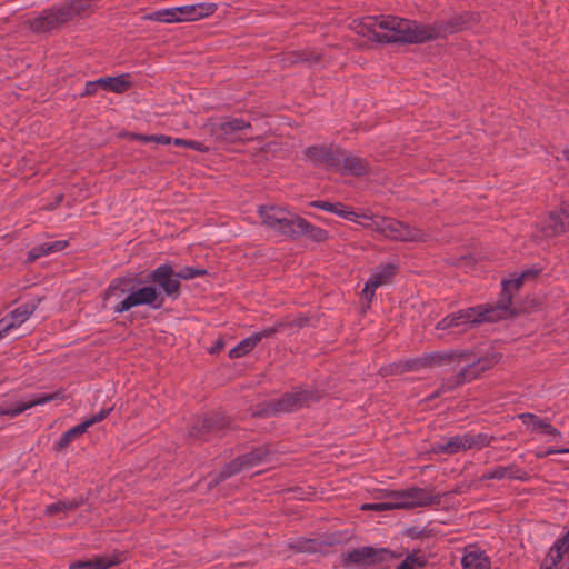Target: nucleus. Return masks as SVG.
I'll list each match as a JSON object with an SVG mask.
<instances>
[{
	"mask_svg": "<svg viewBox=\"0 0 569 569\" xmlns=\"http://www.w3.org/2000/svg\"><path fill=\"white\" fill-rule=\"evenodd\" d=\"M380 17H365L361 20H353L352 30L373 42L380 43Z\"/></svg>",
	"mask_w": 569,
	"mask_h": 569,
	"instance_id": "b1692460",
	"label": "nucleus"
},
{
	"mask_svg": "<svg viewBox=\"0 0 569 569\" xmlns=\"http://www.w3.org/2000/svg\"><path fill=\"white\" fill-rule=\"evenodd\" d=\"M107 297H127L116 307L117 312H123L142 303V279L139 274L113 281L107 290Z\"/></svg>",
	"mask_w": 569,
	"mask_h": 569,
	"instance_id": "9d476101",
	"label": "nucleus"
},
{
	"mask_svg": "<svg viewBox=\"0 0 569 569\" xmlns=\"http://www.w3.org/2000/svg\"><path fill=\"white\" fill-rule=\"evenodd\" d=\"M288 60L290 61V63L303 62V63L313 64V63H318L322 60V54L319 52H313V51H308V50L295 51V52L289 53Z\"/></svg>",
	"mask_w": 569,
	"mask_h": 569,
	"instance_id": "f704fd0d",
	"label": "nucleus"
},
{
	"mask_svg": "<svg viewBox=\"0 0 569 569\" xmlns=\"http://www.w3.org/2000/svg\"><path fill=\"white\" fill-rule=\"evenodd\" d=\"M97 84H100V89L104 91H111L116 93H123L132 83L128 73L120 74L117 77H103L97 80Z\"/></svg>",
	"mask_w": 569,
	"mask_h": 569,
	"instance_id": "bb28decb",
	"label": "nucleus"
},
{
	"mask_svg": "<svg viewBox=\"0 0 569 569\" xmlns=\"http://www.w3.org/2000/svg\"><path fill=\"white\" fill-rule=\"evenodd\" d=\"M338 216L348 219V220H355L356 217H359L353 211L348 210L345 206H342L340 212H338Z\"/></svg>",
	"mask_w": 569,
	"mask_h": 569,
	"instance_id": "6e6d98bb",
	"label": "nucleus"
},
{
	"mask_svg": "<svg viewBox=\"0 0 569 569\" xmlns=\"http://www.w3.org/2000/svg\"><path fill=\"white\" fill-rule=\"evenodd\" d=\"M542 231L546 237L569 231V207H562L559 211L550 213Z\"/></svg>",
	"mask_w": 569,
	"mask_h": 569,
	"instance_id": "5701e85b",
	"label": "nucleus"
},
{
	"mask_svg": "<svg viewBox=\"0 0 569 569\" xmlns=\"http://www.w3.org/2000/svg\"><path fill=\"white\" fill-rule=\"evenodd\" d=\"M342 174L365 176L369 172L370 166L368 161L359 156L348 153L340 149L339 167H336Z\"/></svg>",
	"mask_w": 569,
	"mask_h": 569,
	"instance_id": "aec40b11",
	"label": "nucleus"
},
{
	"mask_svg": "<svg viewBox=\"0 0 569 569\" xmlns=\"http://www.w3.org/2000/svg\"><path fill=\"white\" fill-rule=\"evenodd\" d=\"M553 453H562V452H561V449H548L546 451L537 452L536 457L537 458H543V457H547V456L553 455Z\"/></svg>",
	"mask_w": 569,
	"mask_h": 569,
	"instance_id": "13d9d810",
	"label": "nucleus"
},
{
	"mask_svg": "<svg viewBox=\"0 0 569 569\" xmlns=\"http://www.w3.org/2000/svg\"><path fill=\"white\" fill-rule=\"evenodd\" d=\"M320 393L311 389L296 388L292 392L283 393L279 399L270 400L261 406L257 416H273L289 413L309 407L320 399Z\"/></svg>",
	"mask_w": 569,
	"mask_h": 569,
	"instance_id": "39448f33",
	"label": "nucleus"
},
{
	"mask_svg": "<svg viewBox=\"0 0 569 569\" xmlns=\"http://www.w3.org/2000/svg\"><path fill=\"white\" fill-rule=\"evenodd\" d=\"M2 328H3V323H0V329H2ZM3 336H4V335H3L2 330H0V339H1Z\"/></svg>",
	"mask_w": 569,
	"mask_h": 569,
	"instance_id": "e2e57ef3",
	"label": "nucleus"
},
{
	"mask_svg": "<svg viewBox=\"0 0 569 569\" xmlns=\"http://www.w3.org/2000/svg\"><path fill=\"white\" fill-rule=\"evenodd\" d=\"M402 557L401 552H396L388 548H377L363 546L341 553V565L345 568L369 569L382 566L392 559Z\"/></svg>",
	"mask_w": 569,
	"mask_h": 569,
	"instance_id": "20e7f679",
	"label": "nucleus"
},
{
	"mask_svg": "<svg viewBox=\"0 0 569 569\" xmlns=\"http://www.w3.org/2000/svg\"><path fill=\"white\" fill-rule=\"evenodd\" d=\"M111 411H112V408L102 409L93 417H91V418L87 419L86 421H83L82 423L69 429L67 432H64L62 435L59 442L57 443V450L60 451V450H63L64 448H67L77 437H80L81 435H83L89 427L104 420Z\"/></svg>",
	"mask_w": 569,
	"mask_h": 569,
	"instance_id": "6ab92c4d",
	"label": "nucleus"
},
{
	"mask_svg": "<svg viewBox=\"0 0 569 569\" xmlns=\"http://www.w3.org/2000/svg\"><path fill=\"white\" fill-rule=\"evenodd\" d=\"M561 452L569 453V448L561 449Z\"/></svg>",
	"mask_w": 569,
	"mask_h": 569,
	"instance_id": "0e129e2a",
	"label": "nucleus"
},
{
	"mask_svg": "<svg viewBox=\"0 0 569 569\" xmlns=\"http://www.w3.org/2000/svg\"><path fill=\"white\" fill-rule=\"evenodd\" d=\"M63 398H64L63 390L60 389L53 393H47V395L34 397V398L30 399L29 401L18 402L14 407H8V408L0 407V416L16 417V416L22 413L23 411H26L27 409H30L34 406L44 405L52 400L63 399Z\"/></svg>",
	"mask_w": 569,
	"mask_h": 569,
	"instance_id": "4be33fe9",
	"label": "nucleus"
},
{
	"mask_svg": "<svg viewBox=\"0 0 569 569\" xmlns=\"http://www.w3.org/2000/svg\"><path fill=\"white\" fill-rule=\"evenodd\" d=\"M540 569H551L550 567H547L545 566L543 563L541 565Z\"/></svg>",
	"mask_w": 569,
	"mask_h": 569,
	"instance_id": "69168bd1",
	"label": "nucleus"
},
{
	"mask_svg": "<svg viewBox=\"0 0 569 569\" xmlns=\"http://www.w3.org/2000/svg\"><path fill=\"white\" fill-rule=\"evenodd\" d=\"M100 89V84H97V80L89 81L86 83L83 92L80 94L81 97H90L96 94V92Z\"/></svg>",
	"mask_w": 569,
	"mask_h": 569,
	"instance_id": "3c124183",
	"label": "nucleus"
},
{
	"mask_svg": "<svg viewBox=\"0 0 569 569\" xmlns=\"http://www.w3.org/2000/svg\"><path fill=\"white\" fill-rule=\"evenodd\" d=\"M116 561L108 557H96L90 560H79L70 563L69 569H109Z\"/></svg>",
	"mask_w": 569,
	"mask_h": 569,
	"instance_id": "473e14b6",
	"label": "nucleus"
},
{
	"mask_svg": "<svg viewBox=\"0 0 569 569\" xmlns=\"http://www.w3.org/2000/svg\"><path fill=\"white\" fill-rule=\"evenodd\" d=\"M538 270L528 269L511 279L502 280V290L496 305H487L492 310L496 321L507 319L517 313L512 307L513 295L522 287L528 279H533L538 274Z\"/></svg>",
	"mask_w": 569,
	"mask_h": 569,
	"instance_id": "0eeeda50",
	"label": "nucleus"
},
{
	"mask_svg": "<svg viewBox=\"0 0 569 569\" xmlns=\"http://www.w3.org/2000/svg\"><path fill=\"white\" fill-rule=\"evenodd\" d=\"M284 325V329L299 330L309 325L310 318L307 316H300L296 319H291L290 317H286L281 320Z\"/></svg>",
	"mask_w": 569,
	"mask_h": 569,
	"instance_id": "a19ab883",
	"label": "nucleus"
},
{
	"mask_svg": "<svg viewBox=\"0 0 569 569\" xmlns=\"http://www.w3.org/2000/svg\"><path fill=\"white\" fill-rule=\"evenodd\" d=\"M492 310L486 306H479L460 310L456 313L445 317L436 326L438 330H446L449 328L458 327L460 325H480L483 322H495Z\"/></svg>",
	"mask_w": 569,
	"mask_h": 569,
	"instance_id": "9b49d317",
	"label": "nucleus"
},
{
	"mask_svg": "<svg viewBox=\"0 0 569 569\" xmlns=\"http://www.w3.org/2000/svg\"><path fill=\"white\" fill-rule=\"evenodd\" d=\"M518 418L530 428L532 431L539 430L543 435L552 436V437H561V432L559 429L551 426L546 419H541L540 417L526 412L518 415Z\"/></svg>",
	"mask_w": 569,
	"mask_h": 569,
	"instance_id": "a878e982",
	"label": "nucleus"
},
{
	"mask_svg": "<svg viewBox=\"0 0 569 569\" xmlns=\"http://www.w3.org/2000/svg\"><path fill=\"white\" fill-rule=\"evenodd\" d=\"M152 280L167 296L176 299L179 295L180 282L170 266H160L152 273Z\"/></svg>",
	"mask_w": 569,
	"mask_h": 569,
	"instance_id": "412c9836",
	"label": "nucleus"
},
{
	"mask_svg": "<svg viewBox=\"0 0 569 569\" xmlns=\"http://www.w3.org/2000/svg\"><path fill=\"white\" fill-rule=\"evenodd\" d=\"M67 244H68V241L58 240L52 243H43V244L37 246L29 251L27 261L33 262L42 256H46V254H49L52 252L62 251L67 247Z\"/></svg>",
	"mask_w": 569,
	"mask_h": 569,
	"instance_id": "7c9ffc66",
	"label": "nucleus"
},
{
	"mask_svg": "<svg viewBox=\"0 0 569 569\" xmlns=\"http://www.w3.org/2000/svg\"><path fill=\"white\" fill-rule=\"evenodd\" d=\"M131 137L138 140H142V134H132Z\"/></svg>",
	"mask_w": 569,
	"mask_h": 569,
	"instance_id": "680f3d73",
	"label": "nucleus"
},
{
	"mask_svg": "<svg viewBox=\"0 0 569 569\" xmlns=\"http://www.w3.org/2000/svg\"><path fill=\"white\" fill-rule=\"evenodd\" d=\"M144 142H157L168 144L171 142V138L168 136H144Z\"/></svg>",
	"mask_w": 569,
	"mask_h": 569,
	"instance_id": "603ef678",
	"label": "nucleus"
},
{
	"mask_svg": "<svg viewBox=\"0 0 569 569\" xmlns=\"http://www.w3.org/2000/svg\"><path fill=\"white\" fill-rule=\"evenodd\" d=\"M230 427L228 417L216 413L193 419L188 435L194 440H207L211 433H217Z\"/></svg>",
	"mask_w": 569,
	"mask_h": 569,
	"instance_id": "2eb2a0df",
	"label": "nucleus"
},
{
	"mask_svg": "<svg viewBox=\"0 0 569 569\" xmlns=\"http://www.w3.org/2000/svg\"><path fill=\"white\" fill-rule=\"evenodd\" d=\"M297 238L306 237L315 242H323L328 239V232L319 227L309 223L306 219L300 218Z\"/></svg>",
	"mask_w": 569,
	"mask_h": 569,
	"instance_id": "c756f323",
	"label": "nucleus"
},
{
	"mask_svg": "<svg viewBox=\"0 0 569 569\" xmlns=\"http://www.w3.org/2000/svg\"><path fill=\"white\" fill-rule=\"evenodd\" d=\"M405 373V368L401 366V361L391 363L389 366L382 367L380 369L381 376H388V375H402Z\"/></svg>",
	"mask_w": 569,
	"mask_h": 569,
	"instance_id": "09e8293b",
	"label": "nucleus"
},
{
	"mask_svg": "<svg viewBox=\"0 0 569 569\" xmlns=\"http://www.w3.org/2000/svg\"><path fill=\"white\" fill-rule=\"evenodd\" d=\"M380 43H423L430 41L427 24L395 16H380Z\"/></svg>",
	"mask_w": 569,
	"mask_h": 569,
	"instance_id": "f03ea898",
	"label": "nucleus"
},
{
	"mask_svg": "<svg viewBox=\"0 0 569 569\" xmlns=\"http://www.w3.org/2000/svg\"><path fill=\"white\" fill-rule=\"evenodd\" d=\"M427 565V557L419 550L407 555L405 560L396 569H416Z\"/></svg>",
	"mask_w": 569,
	"mask_h": 569,
	"instance_id": "e433bc0d",
	"label": "nucleus"
},
{
	"mask_svg": "<svg viewBox=\"0 0 569 569\" xmlns=\"http://www.w3.org/2000/svg\"><path fill=\"white\" fill-rule=\"evenodd\" d=\"M223 348H224V341H223V339H221V338H220V339H218V340L216 341V343H214V345L209 349V352H210L211 355H217V353H219Z\"/></svg>",
	"mask_w": 569,
	"mask_h": 569,
	"instance_id": "4d7b16f0",
	"label": "nucleus"
},
{
	"mask_svg": "<svg viewBox=\"0 0 569 569\" xmlns=\"http://www.w3.org/2000/svg\"><path fill=\"white\" fill-rule=\"evenodd\" d=\"M385 498L388 499L386 502H377V503H365L360 507L361 510H372V511H386L391 509H399L396 506L397 500L395 496V490L386 491Z\"/></svg>",
	"mask_w": 569,
	"mask_h": 569,
	"instance_id": "c9c22d12",
	"label": "nucleus"
},
{
	"mask_svg": "<svg viewBox=\"0 0 569 569\" xmlns=\"http://www.w3.org/2000/svg\"><path fill=\"white\" fill-rule=\"evenodd\" d=\"M259 343L258 336H250L240 341L234 348L229 351L231 359L240 358L249 353Z\"/></svg>",
	"mask_w": 569,
	"mask_h": 569,
	"instance_id": "72a5a7b5",
	"label": "nucleus"
},
{
	"mask_svg": "<svg viewBox=\"0 0 569 569\" xmlns=\"http://www.w3.org/2000/svg\"><path fill=\"white\" fill-rule=\"evenodd\" d=\"M480 17L476 12L466 11L461 14L449 18L446 21H437L433 24H427L430 29V41L445 38L447 34H452L462 30H466L473 24L478 23Z\"/></svg>",
	"mask_w": 569,
	"mask_h": 569,
	"instance_id": "ddd939ff",
	"label": "nucleus"
},
{
	"mask_svg": "<svg viewBox=\"0 0 569 569\" xmlns=\"http://www.w3.org/2000/svg\"><path fill=\"white\" fill-rule=\"evenodd\" d=\"M283 330H284V325L282 323V321H278L277 323H274V326L263 329L260 332H256V333H253V336H258L259 342H260L262 338H268V337H270L274 333L281 332Z\"/></svg>",
	"mask_w": 569,
	"mask_h": 569,
	"instance_id": "49530a36",
	"label": "nucleus"
},
{
	"mask_svg": "<svg viewBox=\"0 0 569 569\" xmlns=\"http://www.w3.org/2000/svg\"><path fill=\"white\" fill-rule=\"evenodd\" d=\"M491 438L487 435L478 433L470 435L466 433L462 436H453L443 442H439L433 447V451L437 453L443 452L447 455H455L459 451H465L471 448H482L489 446Z\"/></svg>",
	"mask_w": 569,
	"mask_h": 569,
	"instance_id": "4468645a",
	"label": "nucleus"
},
{
	"mask_svg": "<svg viewBox=\"0 0 569 569\" xmlns=\"http://www.w3.org/2000/svg\"><path fill=\"white\" fill-rule=\"evenodd\" d=\"M273 456V451L271 450L269 445L256 447L250 452L238 456L229 463H227L223 469L219 472V475L212 480V485H219L226 479L240 473L243 470L251 469L256 466H259L263 462L271 461V457Z\"/></svg>",
	"mask_w": 569,
	"mask_h": 569,
	"instance_id": "6e6552de",
	"label": "nucleus"
},
{
	"mask_svg": "<svg viewBox=\"0 0 569 569\" xmlns=\"http://www.w3.org/2000/svg\"><path fill=\"white\" fill-rule=\"evenodd\" d=\"M553 547L563 551V555L569 552V531L562 538L558 539Z\"/></svg>",
	"mask_w": 569,
	"mask_h": 569,
	"instance_id": "8fccbe9b",
	"label": "nucleus"
},
{
	"mask_svg": "<svg viewBox=\"0 0 569 569\" xmlns=\"http://www.w3.org/2000/svg\"><path fill=\"white\" fill-rule=\"evenodd\" d=\"M376 289L377 288L370 287L368 281L366 282L365 288L362 290V297L363 299L367 300L368 303L372 300Z\"/></svg>",
	"mask_w": 569,
	"mask_h": 569,
	"instance_id": "5fc2aeb1",
	"label": "nucleus"
},
{
	"mask_svg": "<svg viewBox=\"0 0 569 569\" xmlns=\"http://www.w3.org/2000/svg\"><path fill=\"white\" fill-rule=\"evenodd\" d=\"M401 366H402V368H405V372L418 371V370L425 368L423 362H422V357L401 361Z\"/></svg>",
	"mask_w": 569,
	"mask_h": 569,
	"instance_id": "de8ad7c7",
	"label": "nucleus"
},
{
	"mask_svg": "<svg viewBox=\"0 0 569 569\" xmlns=\"http://www.w3.org/2000/svg\"><path fill=\"white\" fill-rule=\"evenodd\" d=\"M27 23L33 32L38 33H46L58 28L57 18L51 9L44 10L39 17L28 20Z\"/></svg>",
	"mask_w": 569,
	"mask_h": 569,
	"instance_id": "cd10ccee",
	"label": "nucleus"
},
{
	"mask_svg": "<svg viewBox=\"0 0 569 569\" xmlns=\"http://www.w3.org/2000/svg\"><path fill=\"white\" fill-rule=\"evenodd\" d=\"M367 228L379 232L385 238L401 242H427L430 234L422 229L390 217L369 218Z\"/></svg>",
	"mask_w": 569,
	"mask_h": 569,
	"instance_id": "7ed1b4c3",
	"label": "nucleus"
},
{
	"mask_svg": "<svg viewBox=\"0 0 569 569\" xmlns=\"http://www.w3.org/2000/svg\"><path fill=\"white\" fill-rule=\"evenodd\" d=\"M173 143L176 146L189 147L196 150H200V143L193 140H184V139H174Z\"/></svg>",
	"mask_w": 569,
	"mask_h": 569,
	"instance_id": "864d4df0",
	"label": "nucleus"
},
{
	"mask_svg": "<svg viewBox=\"0 0 569 569\" xmlns=\"http://www.w3.org/2000/svg\"><path fill=\"white\" fill-rule=\"evenodd\" d=\"M461 565L462 569H491L489 558L481 550L467 551Z\"/></svg>",
	"mask_w": 569,
	"mask_h": 569,
	"instance_id": "c85d7f7f",
	"label": "nucleus"
},
{
	"mask_svg": "<svg viewBox=\"0 0 569 569\" xmlns=\"http://www.w3.org/2000/svg\"><path fill=\"white\" fill-rule=\"evenodd\" d=\"M51 10L53 12L54 18H57L58 27L71 21L74 18V16L67 2L60 7L53 8Z\"/></svg>",
	"mask_w": 569,
	"mask_h": 569,
	"instance_id": "4c0bfd02",
	"label": "nucleus"
},
{
	"mask_svg": "<svg viewBox=\"0 0 569 569\" xmlns=\"http://www.w3.org/2000/svg\"><path fill=\"white\" fill-rule=\"evenodd\" d=\"M505 478L526 481L529 479V476L526 471L521 470L517 465H509L495 467L492 470L485 472L480 477V480H501Z\"/></svg>",
	"mask_w": 569,
	"mask_h": 569,
	"instance_id": "393cba45",
	"label": "nucleus"
},
{
	"mask_svg": "<svg viewBox=\"0 0 569 569\" xmlns=\"http://www.w3.org/2000/svg\"><path fill=\"white\" fill-rule=\"evenodd\" d=\"M41 300L42 298L39 297L27 302L12 310L6 318L1 319L0 323H3V328L1 329L3 335L22 325L36 311Z\"/></svg>",
	"mask_w": 569,
	"mask_h": 569,
	"instance_id": "a211bd4d",
	"label": "nucleus"
},
{
	"mask_svg": "<svg viewBox=\"0 0 569 569\" xmlns=\"http://www.w3.org/2000/svg\"><path fill=\"white\" fill-rule=\"evenodd\" d=\"M395 496L399 509H413L418 507H428L440 505L441 495L435 493L432 489L410 487L405 490H395Z\"/></svg>",
	"mask_w": 569,
	"mask_h": 569,
	"instance_id": "f8f14e48",
	"label": "nucleus"
},
{
	"mask_svg": "<svg viewBox=\"0 0 569 569\" xmlns=\"http://www.w3.org/2000/svg\"><path fill=\"white\" fill-rule=\"evenodd\" d=\"M78 507H79V502H77V501H71V502L58 501L56 503L49 505L46 508L44 512L48 516H53V515H56L58 512H64V511H68V510H74Z\"/></svg>",
	"mask_w": 569,
	"mask_h": 569,
	"instance_id": "ea45409f",
	"label": "nucleus"
},
{
	"mask_svg": "<svg viewBox=\"0 0 569 569\" xmlns=\"http://www.w3.org/2000/svg\"><path fill=\"white\" fill-rule=\"evenodd\" d=\"M74 17L81 16L89 7V0H71L67 2Z\"/></svg>",
	"mask_w": 569,
	"mask_h": 569,
	"instance_id": "a18cd8bd",
	"label": "nucleus"
},
{
	"mask_svg": "<svg viewBox=\"0 0 569 569\" xmlns=\"http://www.w3.org/2000/svg\"><path fill=\"white\" fill-rule=\"evenodd\" d=\"M207 271L204 269H196L191 267H184L179 272L176 273L178 280L179 279H193L196 277L204 276Z\"/></svg>",
	"mask_w": 569,
	"mask_h": 569,
	"instance_id": "c03bdc74",
	"label": "nucleus"
},
{
	"mask_svg": "<svg viewBox=\"0 0 569 569\" xmlns=\"http://www.w3.org/2000/svg\"><path fill=\"white\" fill-rule=\"evenodd\" d=\"M501 355L488 353L485 357L472 359L470 350H450L442 352H431L422 357L425 368L445 365H461L466 363L457 375L447 379L442 388L448 390L455 389L466 382L472 381L481 376L485 371L492 368L499 362Z\"/></svg>",
	"mask_w": 569,
	"mask_h": 569,
	"instance_id": "f257e3e1",
	"label": "nucleus"
},
{
	"mask_svg": "<svg viewBox=\"0 0 569 569\" xmlns=\"http://www.w3.org/2000/svg\"><path fill=\"white\" fill-rule=\"evenodd\" d=\"M310 206L313 208H318V209L338 214V212H340L343 204L340 202L331 203L328 201L317 200V201L310 202Z\"/></svg>",
	"mask_w": 569,
	"mask_h": 569,
	"instance_id": "37998d69",
	"label": "nucleus"
},
{
	"mask_svg": "<svg viewBox=\"0 0 569 569\" xmlns=\"http://www.w3.org/2000/svg\"><path fill=\"white\" fill-rule=\"evenodd\" d=\"M63 194L60 193L56 197V200H54V203L50 204L47 207L48 210H53L56 209L62 201H63Z\"/></svg>",
	"mask_w": 569,
	"mask_h": 569,
	"instance_id": "bf43d9fd",
	"label": "nucleus"
},
{
	"mask_svg": "<svg viewBox=\"0 0 569 569\" xmlns=\"http://www.w3.org/2000/svg\"><path fill=\"white\" fill-rule=\"evenodd\" d=\"M261 223L273 232L297 239V231L300 221L299 216L276 206H261L258 209Z\"/></svg>",
	"mask_w": 569,
	"mask_h": 569,
	"instance_id": "423d86ee",
	"label": "nucleus"
},
{
	"mask_svg": "<svg viewBox=\"0 0 569 569\" xmlns=\"http://www.w3.org/2000/svg\"><path fill=\"white\" fill-rule=\"evenodd\" d=\"M396 270L397 267L392 263L378 267L376 272L368 280L369 286L379 288L380 286L388 283L389 280L396 274Z\"/></svg>",
	"mask_w": 569,
	"mask_h": 569,
	"instance_id": "2f4dec72",
	"label": "nucleus"
},
{
	"mask_svg": "<svg viewBox=\"0 0 569 569\" xmlns=\"http://www.w3.org/2000/svg\"><path fill=\"white\" fill-rule=\"evenodd\" d=\"M565 159L569 162V147L562 151Z\"/></svg>",
	"mask_w": 569,
	"mask_h": 569,
	"instance_id": "052dcab7",
	"label": "nucleus"
},
{
	"mask_svg": "<svg viewBox=\"0 0 569 569\" xmlns=\"http://www.w3.org/2000/svg\"><path fill=\"white\" fill-rule=\"evenodd\" d=\"M562 558L563 551H560L559 549L552 546L548 552V556L543 565L553 569L561 561Z\"/></svg>",
	"mask_w": 569,
	"mask_h": 569,
	"instance_id": "79ce46f5",
	"label": "nucleus"
},
{
	"mask_svg": "<svg viewBox=\"0 0 569 569\" xmlns=\"http://www.w3.org/2000/svg\"><path fill=\"white\" fill-rule=\"evenodd\" d=\"M163 303V297L153 287L144 286V305H149L152 308H160Z\"/></svg>",
	"mask_w": 569,
	"mask_h": 569,
	"instance_id": "58836bf2",
	"label": "nucleus"
},
{
	"mask_svg": "<svg viewBox=\"0 0 569 569\" xmlns=\"http://www.w3.org/2000/svg\"><path fill=\"white\" fill-rule=\"evenodd\" d=\"M216 9L217 4L214 3H198L156 11L146 16L144 18L169 23L180 21H194L212 14Z\"/></svg>",
	"mask_w": 569,
	"mask_h": 569,
	"instance_id": "1a4fd4ad",
	"label": "nucleus"
},
{
	"mask_svg": "<svg viewBox=\"0 0 569 569\" xmlns=\"http://www.w3.org/2000/svg\"><path fill=\"white\" fill-rule=\"evenodd\" d=\"M339 152L340 148L320 144L308 147L303 154L313 166L326 164L330 168H336L339 167Z\"/></svg>",
	"mask_w": 569,
	"mask_h": 569,
	"instance_id": "f3484780",
	"label": "nucleus"
},
{
	"mask_svg": "<svg viewBox=\"0 0 569 569\" xmlns=\"http://www.w3.org/2000/svg\"><path fill=\"white\" fill-rule=\"evenodd\" d=\"M250 128L251 123L249 121L239 118H226L210 124L211 133L216 139L228 142L234 141L240 131Z\"/></svg>",
	"mask_w": 569,
	"mask_h": 569,
	"instance_id": "dca6fc26",
	"label": "nucleus"
}]
</instances>
